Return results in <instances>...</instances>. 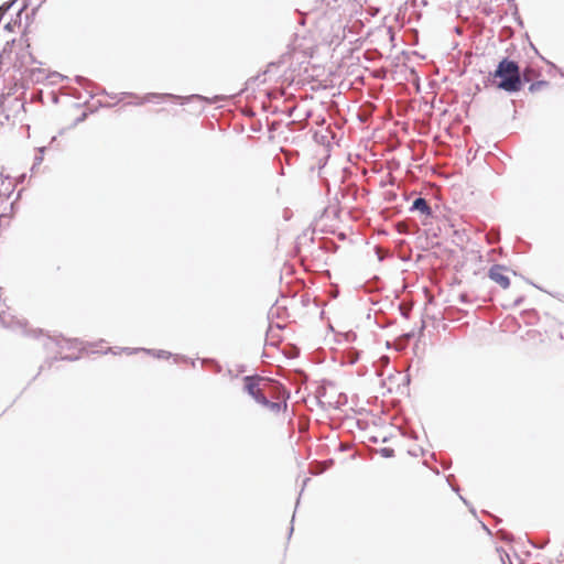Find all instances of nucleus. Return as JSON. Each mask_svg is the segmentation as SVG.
<instances>
[{
    "label": "nucleus",
    "mask_w": 564,
    "mask_h": 564,
    "mask_svg": "<svg viewBox=\"0 0 564 564\" xmlns=\"http://www.w3.org/2000/svg\"><path fill=\"white\" fill-rule=\"evenodd\" d=\"M412 208L421 212L424 215H431V207L425 198L419 197L413 202Z\"/></svg>",
    "instance_id": "obj_5"
},
{
    "label": "nucleus",
    "mask_w": 564,
    "mask_h": 564,
    "mask_svg": "<svg viewBox=\"0 0 564 564\" xmlns=\"http://www.w3.org/2000/svg\"><path fill=\"white\" fill-rule=\"evenodd\" d=\"M243 389L259 403L264 401V397H272L279 387L261 377H246Z\"/></svg>",
    "instance_id": "obj_2"
},
{
    "label": "nucleus",
    "mask_w": 564,
    "mask_h": 564,
    "mask_svg": "<svg viewBox=\"0 0 564 564\" xmlns=\"http://www.w3.org/2000/svg\"><path fill=\"white\" fill-rule=\"evenodd\" d=\"M494 79H498L497 87L512 93L521 89V74L519 66L516 62L508 58H503L499 64L495 73L492 74Z\"/></svg>",
    "instance_id": "obj_1"
},
{
    "label": "nucleus",
    "mask_w": 564,
    "mask_h": 564,
    "mask_svg": "<svg viewBox=\"0 0 564 564\" xmlns=\"http://www.w3.org/2000/svg\"><path fill=\"white\" fill-rule=\"evenodd\" d=\"M151 98H158V97L156 96H148V97L143 98V102L144 101H150Z\"/></svg>",
    "instance_id": "obj_7"
},
{
    "label": "nucleus",
    "mask_w": 564,
    "mask_h": 564,
    "mask_svg": "<svg viewBox=\"0 0 564 564\" xmlns=\"http://www.w3.org/2000/svg\"><path fill=\"white\" fill-rule=\"evenodd\" d=\"M488 276L502 289H508L510 286L509 269L505 265H492L488 271Z\"/></svg>",
    "instance_id": "obj_4"
},
{
    "label": "nucleus",
    "mask_w": 564,
    "mask_h": 564,
    "mask_svg": "<svg viewBox=\"0 0 564 564\" xmlns=\"http://www.w3.org/2000/svg\"><path fill=\"white\" fill-rule=\"evenodd\" d=\"M259 403L272 415H279L286 410L284 391L282 392L280 389L272 397H264V401Z\"/></svg>",
    "instance_id": "obj_3"
},
{
    "label": "nucleus",
    "mask_w": 564,
    "mask_h": 564,
    "mask_svg": "<svg viewBox=\"0 0 564 564\" xmlns=\"http://www.w3.org/2000/svg\"><path fill=\"white\" fill-rule=\"evenodd\" d=\"M381 453L384 457L393 456L394 451L392 448H382Z\"/></svg>",
    "instance_id": "obj_6"
},
{
    "label": "nucleus",
    "mask_w": 564,
    "mask_h": 564,
    "mask_svg": "<svg viewBox=\"0 0 564 564\" xmlns=\"http://www.w3.org/2000/svg\"><path fill=\"white\" fill-rule=\"evenodd\" d=\"M523 77L529 80L528 76H527V73L523 74Z\"/></svg>",
    "instance_id": "obj_8"
}]
</instances>
